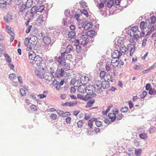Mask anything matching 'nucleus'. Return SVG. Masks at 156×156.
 <instances>
[{"label": "nucleus", "instance_id": "nucleus-5", "mask_svg": "<svg viewBox=\"0 0 156 156\" xmlns=\"http://www.w3.org/2000/svg\"><path fill=\"white\" fill-rule=\"evenodd\" d=\"M39 12V8L36 6H34L31 8L30 13L32 17H35L37 15V12Z\"/></svg>", "mask_w": 156, "mask_h": 156}, {"label": "nucleus", "instance_id": "nucleus-31", "mask_svg": "<svg viewBox=\"0 0 156 156\" xmlns=\"http://www.w3.org/2000/svg\"><path fill=\"white\" fill-rule=\"evenodd\" d=\"M33 0H27L25 4L29 8L31 7L32 5L33 4Z\"/></svg>", "mask_w": 156, "mask_h": 156}, {"label": "nucleus", "instance_id": "nucleus-7", "mask_svg": "<svg viewBox=\"0 0 156 156\" xmlns=\"http://www.w3.org/2000/svg\"><path fill=\"white\" fill-rule=\"evenodd\" d=\"M41 36L43 37L42 40L44 43L47 44H50L51 42L50 38L47 36H44V34L42 32L41 33Z\"/></svg>", "mask_w": 156, "mask_h": 156}, {"label": "nucleus", "instance_id": "nucleus-56", "mask_svg": "<svg viewBox=\"0 0 156 156\" xmlns=\"http://www.w3.org/2000/svg\"><path fill=\"white\" fill-rule=\"evenodd\" d=\"M151 88V84L149 83L147 84L145 87L146 90H149Z\"/></svg>", "mask_w": 156, "mask_h": 156}, {"label": "nucleus", "instance_id": "nucleus-14", "mask_svg": "<svg viewBox=\"0 0 156 156\" xmlns=\"http://www.w3.org/2000/svg\"><path fill=\"white\" fill-rule=\"evenodd\" d=\"M45 0H40V12H42L44 9V5L43 4L45 2Z\"/></svg>", "mask_w": 156, "mask_h": 156}, {"label": "nucleus", "instance_id": "nucleus-43", "mask_svg": "<svg viewBox=\"0 0 156 156\" xmlns=\"http://www.w3.org/2000/svg\"><path fill=\"white\" fill-rule=\"evenodd\" d=\"M34 54V53L33 52V51H30L29 53V59H31V60H33V58H34V56H33V53Z\"/></svg>", "mask_w": 156, "mask_h": 156}, {"label": "nucleus", "instance_id": "nucleus-46", "mask_svg": "<svg viewBox=\"0 0 156 156\" xmlns=\"http://www.w3.org/2000/svg\"><path fill=\"white\" fill-rule=\"evenodd\" d=\"M95 124L98 127H100L102 126V122L99 121H96Z\"/></svg>", "mask_w": 156, "mask_h": 156}, {"label": "nucleus", "instance_id": "nucleus-24", "mask_svg": "<svg viewBox=\"0 0 156 156\" xmlns=\"http://www.w3.org/2000/svg\"><path fill=\"white\" fill-rule=\"evenodd\" d=\"M93 24L92 22H90L85 24L83 28L84 29L87 30L91 28L93 26Z\"/></svg>", "mask_w": 156, "mask_h": 156}, {"label": "nucleus", "instance_id": "nucleus-22", "mask_svg": "<svg viewBox=\"0 0 156 156\" xmlns=\"http://www.w3.org/2000/svg\"><path fill=\"white\" fill-rule=\"evenodd\" d=\"M86 88V87L84 85H80L79 87L78 90L79 92L83 94L85 91Z\"/></svg>", "mask_w": 156, "mask_h": 156}, {"label": "nucleus", "instance_id": "nucleus-29", "mask_svg": "<svg viewBox=\"0 0 156 156\" xmlns=\"http://www.w3.org/2000/svg\"><path fill=\"white\" fill-rule=\"evenodd\" d=\"M11 28L10 26L7 25L5 30H6L7 32L11 36H12V34H14V33L11 30Z\"/></svg>", "mask_w": 156, "mask_h": 156}, {"label": "nucleus", "instance_id": "nucleus-27", "mask_svg": "<svg viewBox=\"0 0 156 156\" xmlns=\"http://www.w3.org/2000/svg\"><path fill=\"white\" fill-rule=\"evenodd\" d=\"M95 101V100L94 99H92L91 100H90L87 102L85 107L87 108L90 107L92 106L93 104L94 103Z\"/></svg>", "mask_w": 156, "mask_h": 156}, {"label": "nucleus", "instance_id": "nucleus-41", "mask_svg": "<svg viewBox=\"0 0 156 156\" xmlns=\"http://www.w3.org/2000/svg\"><path fill=\"white\" fill-rule=\"evenodd\" d=\"M120 51H121V52H122L123 53H125L126 51V47L124 45H123L122 47H120Z\"/></svg>", "mask_w": 156, "mask_h": 156}, {"label": "nucleus", "instance_id": "nucleus-55", "mask_svg": "<svg viewBox=\"0 0 156 156\" xmlns=\"http://www.w3.org/2000/svg\"><path fill=\"white\" fill-rule=\"evenodd\" d=\"M135 51V46H134L133 48H131L130 51V56H131L132 55L133 53Z\"/></svg>", "mask_w": 156, "mask_h": 156}, {"label": "nucleus", "instance_id": "nucleus-53", "mask_svg": "<svg viewBox=\"0 0 156 156\" xmlns=\"http://www.w3.org/2000/svg\"><path fill=\"white\" fill-rule=\"evenodd\" d=\"M99 75L101 77H104L105 75V73L104 71H101Z\"/></svg>", "mask_w": 156, "mask_h": 156}, {"label": "nucleus", "instance_id": "nucleus-15", "mask_svg": "<svg viewBox=\"0 0 156 156\" xmlns=\"http://www.w3.org/2000/svg\"><path fill=\"white\" fill-rule=\"evenodd\" d=\"M116 118H106L104 120L105 123L107 124H109L111 122H113Z\"/></svg>", "mask_w": 156, "mask_h": 156}, {"label": "nucleus", "instance_id": "nucleus-48", "mask_svg": "<svg viewBox=\"0 0 156 156\" xmlns=\"http://www.w3.org/2000/svg\"><path fill=\"white\" fill-rule=\"evenodd\" d=\"M82 13L87 17H88L89 16V14L87 12V11L85 9H83Z\"/></svg>", "mask_w": 156, "mask_h": 156}, {"label": "nucleus", "instance_id": "nucleus-20", "mask_svg": "<svg viewBox=\"0 0 156 156\" xmlns=\"http://www.w3.org/2000/svg\"><path fill=\"white\" fill-rule=\"evenodd\" d=\"M123 43V41L121 39L119 38L117 40V41L115 43L116 45L118 46H120V47H122L124 45Z\"/></svg>", "mask_w": 156, "mask_h": 156}, {"label": "nucleus", "instance_id": "nucleus-38", "mask_svg": "<svg viewBox=\"0 0 156 156\" xmlns=\"http://www.w3.org/2000/svg\"><path fill=\"white\" fill-rule=\"evenodd\" d=\"M149 94L151 95L156 94V91L154 89L151 88L149 90Z\"/></svg>", "mask_w": 156, "mask_h": 156}, {"label": "nucleus", "instance_id": "nucleus-50", "mask_svg": "<svg viewBox=\"0 0 156 156\" xmlns=\"http://www.w3.org/2000/svg\"><path fill=\"white\" fill-rule=\"evenodd\" d=\"M30 108L31 110L34 111H35L37 110V108L36 106L33 105H32L30 106Z\"/></svg>", "mask_w": 156, "mask_h": 156}, {"label": "nucleus", "instance_id": "nucleus-40", "mask_svg": "<svg viewBox=\"0 0 156 156\" xmlns=\"http://www.w3.org/2000/svg\"><path fill=\"white\" fill-rule=\"evenodd\" d=\"M95 120L94 118H92L89 120L88 123V125L90 128H91L93 126V121H94Z\"/></svg>", "mask_w": 156, "mask_h": 156}, {"label": "nucleus", "instance_id": "nucleus-16", "mask_svg": "<svg viewBox=\"0 0 156 156\" xmlns=\"http://www.w3.org/2000/svg\"><path fill=\"white\" fill-rule=\"evenodd\" d=\"M77 97L78 99L83 100L85 101H87L89 100V97H87L86 95L84 97L83 95L80 94H77Z\"/></svg>", "mask_w": 156, "mask_h": 156}, {"label": "nucleus", "instance_id": "nucleus-25", "mask_svg": "<svg viewBox=\"0 0 156 156\" xmlns=\"http://www.w3.org/2000/svg\"><path fill=\"white\" fill-rule=\"evenodd\" d=\"M113 105H111L110 106H109L107 109L105 110H103L102 111V113L103 115H107V113L111 109V108L113 107Z\"/></svg>", "mask_w": 156, "mask_h": 156}, {"label": "nucleus", "instance_id": "nucleus-64", "mask_svg": "<svg viewBox=\"0 0 156 156\" xmlns=\"http://www.w3.org/2000/svg\"><path fill=\"white\" fill-rule=\"evenodd\" d=\"M5 50V47L3 45L2 43L0 44V51H3Z\"/></svg>", "mask_w": 156, "mask_h": 156}, {"label": "nucleus", "instance_id": "nucleus-54", "mask_svg": "<svg viewBox=\"0 0 156 156\" xmlns=\"http://www.w3.org/2000/svg\"><path fill=\"white\" fill-rule=\"evenodd\" d=\"M6 6V5L5 3L3 2H0V8L1 9L5 8Z\"/></svg>", "mask_w": 156, "mask_h": 156}, {"label": "nucleus", "instance_id": "nucleus-63", "mask_svg": "<svg viewBox=\"0 0 156 156\" xmlns=\"http://www.w3.org/2000/svg\"><path fill=\"white\" fill-rule=\"evenodd\" d=\"M32 27L31 25L27 29L26 31V32L27 34H28L30 32V31Z\"/></svg>", "mask_w": 156, "mask_h": 156}, {"label": "nucleus", "instance_id": "nucleus-9", "mask_svg": "<svg viewBox=\"0 0 156 156\" xmlns=\"http://www.w3.org/2000/svg\"><path fill=\"white\" fill-rule=\"evenodd\" d=\"M29 40L31 41L30 44L34 45H36L38 42L37 38L36 36H31Z\"/></svg>", "mask_w": 156, "mask_h": 156}, {"label": "nucleus", "instance_id": "nucleus-37", "mask_svg": "<svg viewBox=\"0 0 156 156\" xmlns=\"http://www.w3.org/2000/svg\"><path fill=\"white\" fill-rule=\"evenodd\" d=\"M145 24V23L144 21H142L140 22V27L141 30H144Z\"/></svg>", "mask_w": 156, "mask_h": 156}, {"label": "nucleus", "instance_id": "nucleus-62", "mask_svg": "<svg viewBox=\"0 0 156 156\" xmlns=\"http://www.w3.org/2000/svg\"><path fill=\"white\" fill-rule=\"evenodd\" d=\"M147 41V39L146 38H145L143 39L142 41V46L143 47H144L145 46L146 44V42Z\"/></svg>", "mask_w": 156, "mask_h": 156}, {"label": "nucleus", "instance_id": "nucleus-30", "mask_svg": "<svg viewBox=\"0 0 156 156\" xmlns=\"http://www.w3.org/2000/svg\"><path fill=\"white\" fill-rule=\"evenodd\" d=\"M40 62H46L47 61L48 58L47 56L45 55L44 56H42V57L40 56Z\"/></svg>", "mask_w": 156, "mask_h": 156}, {"label": "nucleus", "instance_id": "nucleus-26", "mask_svg": "<svg viewBox=\"0 0 156 156\" xmlns=\"http://www.w3.org/2000/svg\"><path fill=\"white\" fill-rule=\"evenodd\" d=\"M96 90V87L94 85H90L86 87L85 89V92H87V91H89L90 90Z\"/></svg>", "mask_w": 156, "mask_h": 156}, {"label": "nucleus", "instance_id": "nucleus-45", "mask_svg": "<svg viewBox=\"0 0 156 156\" xmlns=\"http://www.w3.org/2000/svg\"><path fill=\"white\" fill-rule=\"evenodd\" d=\"M128 108L127 107L125 106L122 108L121 111L122 112H127Z\"/></svg>", "mask_w": 156, "mask_h": 156}, {"label": "nucleus", "instance_id": "nucleus-60", "mask_svg": "<svg viewBox=\"0 0 156 156\" xmlns=\"http://www.w3.org/2000/svg\"><path fill=\"white\" fill-rule=\"evenodd\" d=\"M129 108L130 109L132 108L134 106L132 102L131 101H129L128 102Z\"/></svg>", "mask_w": 156, "mask_h": 156}, {"label": "nucleus", "instance_id": "nucleus-47", "mask_svg": "<svg viewBox=\"0 0 156 156\" xmlns=\"http://www.w3.org/2000/svg\"><path fill=\"white\" fill-rule=\"evenodd\" d=\"M57 112L59 116L63 117L64 114V112L60 110H58Z\"/></svg>", "mask_w": 156, "mask_h": 156}, {"label": "nucleus", "instance_id": "nucleus-18", "mask_svg": "<svg viewBox=\"0 0 156 156\" xmlns=\"http://www.w3.org/2000/svg\"><path fill=\"white\" fill-rule=\"evenodd\" d=\"M76 103H74L71 101L66 102L65 103L62 104V105L63 106H69V107H71L73 106L74 105H76Z\"/></svg>", "mask_w": 156, "mask_h": 156}, {"label": "nucleus", "instance_id": "nucleus-57", "mask_svg": "<svg viewBox=\"0 0 156 156\" xmlns=\"http://www.w3.org/2000/svg\"><path fill=\"white\" fill-rule=\"evenodd\" d=\"M80 4L81 5L82 7L83 8H84L86 6L85 5L86 3L85 2L83 1H80Z\"/></svg>", "mask_w": 156, "mask_h": 156}, {"label": "nucleus", "instance_id": "nucleus-36", "mask_svg": "<svg viewBox=\"0 0 156 156\" xmlns=\"http://www.w3.org/2000/svg\"><path fill=\"white\" fill-rule=\"evenodd\" d=\"M138 29V27L137 26H135L132 27L131 29L132 32L133 33H136Z\"/></svg>", "mask_w": 156, "mask_h": 156}, {"label": "nucleus", "instance_id": "nucleus-39", "mask_svg": "<svg viewBox=\"0 0 156 156\" xmlns=\"http://www.w3.org/2000/svg\"><path fill=\"white\" fill-rule=\"evenodd\" d=\"M20 91L22 96H25L26 95V91L23 88H22L20 89Z\"/></svg>", "mask_w": 156, "mask_h": 156}, {"label": "nucleus", "instance_id": "nucleus-8", "mask_svg": "<svg viewBox=\"0 0 156 156\" xmlns=\"http://www.w3.org/2000/svg\"><path fill=\"white\" fill-rule=\"evenodd\" d=\"M95 90H93V91H92V90L87 91V92H86L87 93V94H86L87 97H89V100L90 99L92 98L96 97L97 95L95 93Z\"/></svg>", "mask_w": 156, "mask_h": 156}, {"label": "nucleus", "instance_id": "nucleus-59", "mask_svg": "<svg viewBox=\"0 0 156 156\" xmlns=\"http://www.w3.org/2000/svg\"><path fill=\"white\" fill-rule=\"evenodd\" d=\"M72 58V56L71 54H68L66 55V59L68 60H70Z\"/></svg>", "mask_w": 156, "mask_h": 156}, {"label": "nucleus", "instance_id": "nucleus-58", "mask_svg": "<svg viewBox=\"0 0 156 156\" xmlns=\"http://www.w3.org/2000/svg\"><path fill=\"white\" fill-rule=\"evenodd\" d=\"M39 68H36L35 69V74L38 76L39 77Z\"/></svg>", "mask_w": 156, "mask_h": 156}, {"label": "nucleus", "instance_id": "nucleus-6", "mask_svg": "<svg viewBox=\"0 0 156 156\" xmlns=\"http://www.w3.org/2000/svg\"><path fill=\"white\" fill-rule=\"evenodd\" d=\"M122 55V53L120 51L117 50H115L112 54V57L113 59H119V57Z\"/></svg>", "mask_w": 156, "mask_h": 156}, {"label": "nucleus", "instance_id": "nucleus-21", "mask_svg": "<svg viewBox=\"0 0 156 156\" xmlns=\"http://www.w3.org/2000/svg\"><path fill=\"white\" fill-rule=\"evenodd\" d=\"M57 60L58 63L61 65L66 62V60H65V58L60 57H59L58 58Z\"/></svg>", "mask_w": 156, "mask_h": 156}, {"label": "nucleus", "instance_id": "nucleus-52", "mask_svg": "<svg viewBox=\"0 0 156 156\" xmlns=\"http://www.w3.org/2000/svg\"><path fill=\"white\" fill-rule=\"evenodd\" d=\"M64 14L66 16L69 17H70V13L68 10H65Z\"/></svg>", "mask_w": 156, "mask_h": 156}, {"label": "nucleus", "instance_id": "nucleus-35", "mask_svg": "<svg viewBox=\"0 0 156 156\" xmlns=\"http://www.w3.org/2000/svg\"><path fill=\"white\" fill-rule=\"evenodd\" d=\"M95 34V30H92L87 32V35H88L89 37H93L94 35Z\"/></svg>", "mask_w": 156, "mask_h": 156}, {"label": "nucleus", "instance_id": "nucleus-3", "mask_svg": "<svg viewBox=\"0 0 156 156\" xmlns=\"http://www.w3.org/2000/svg\"><path fill=\"white\" fill-rule=\"evenodd\" d=\"M64 70L62 69V68H58L57 70L55 73V77L56 78H59L61 76H63L64 75Z\"/></svg>", "mask_w": 156, "mask_h": 156}, {"label": "nucleus", "instance_id": "nucleus-32", "mask_svg": "<svg viewBox=\"0 0 156 156\" xmlns=\"http://www.w3.org/2000/svg\"><path fill=\"white\" fill-rule=\"evenodd\" d=\"M114 4V0H109L107 3V6L110 8Z\"/></svg>", "mask_w": 156, "mask_h": 156}, {"label": "nucleus", "instance_id": "nucleus-10", "mask_svg": "<svg viewBox=\"0 0 156 156\" xmlns=\"http://www.w3.org/2000/svg\"><path fill=\"white\" fill-rule=\"evenodd\" d=\"M119 111L117 108H115L112 110V112L109 113L107 117H116V115L118 113Z\"/></svg>", "mask_w": 156, "mask_h": 156}, {"label": "nucleus", "instance_id": "nucleus-49", "mask_svg": "<svg viewBox=\"0 0 156 156\" xmlns=\"http://www.w3.org/2000/svg\"><path fill=\"white\" fill-rule=\"evenodd\" d=\"M142 68L143 66H142L137 65H135L134 67V68L135 70H138L140 69H142Z\"/></svg>", "mask_w": 156, "mask_h": 156}, {"label": "nucleus", "instance_id": "nucleus-44", "mask_svg": "<svg viewBox=\"0 0 156 156\" xmlns=\"http://www.w3.org/2000/svg\"><path fill=\"white\" fill-rule=\"evenodd\" d=\"M30 41L29 40L28 38H26L24 41V44L25 46H27L30 43Z\"/></svg>", "mask_w": 156, "mask_h": 156}, {"label": "nucleus", "instance_id": "nucleus-33", "mask_svg": "<svg viewBox=\"0 0 156 156\" xmlns=\"http://www.w3.org/2000/svg\"><path fill=\"white\" fill-rule=\"evenodd\" d=\"M139 137L142 139H145L147 138L146 134L144 133H141L139 135Z\"/></svg>", "mask_w": 156, "mask_h": 156}, {"label": "nucleus", "instance_id": "nucleus-61", "mask_svg": "<svg viewBox=\"0 0 156 156\" xmlns=\"http://www.w3.org/2000/svg\"><path fill=\"white\" fill-rule=\"evenodd\" d=\"M70 115V113L68 112H64V114L63 117H68Z\"/></svg>", "mask_w": 156, "mask_h": 156}, {"label": "nucleus", "instance_id": "nucleus-34", "mask_svg": "<svg viewBox=\"0 0 156 156\" xmlns=\"http://www.w3.org/2000/svg\"><path fill=\"white\" fill-rule=\"evenodd\" d=\"M75 34V32L74 31H72L69 33L68 37L69 38L72 39L73 37Z\"/></svg>", "mask_w": 156, "mask_h": 156}, {"label": "nucleus", "instance_id": "nucleus-1", "mask_svg": "<svg viewBox=\"0 0 156 156\" xmlns=\"http://www.w3.org/2000/svg\"><path fill=\"white\" fill-rule=\"evenodd\" d=\"M46 62H40V78L43 79L47 71Z\"/></svg>", "mask_w": 156, "mask_h": 156}, {"label": "nucleus", "instance_id": "nucleus-28", "mask_svg": "<svg viewBox=\"0 0 156 156\" xmlns=\"http://www.w3.org/2000/svg\"><path fill=\"white\" fill-rule=\"evenodd\" d=\"M142 150L141 149H136L135 150V154L136 156H139L142 153Z\"/></svg>", "mask_w": 156, "mask_h": 156}, {"label": "nucleus", "instance_id": "nucleus-42", "mask_svg": "<svg viewBox=\"0 0 156 156\" xmlns=\"http://www.w3.org/2000/svg\"><path fill=\"white\" fill-rule=\"evenodd\" d=\"M16 77V76L15 73H12L9 74V78L11 80H13Z\"/></svg>", "mask_w": 156, "mask_h": 156}, {"label": "nucleus", "instance_id": "nucleus-4", "mask_svg": "<svg viewBox=\"0 0 156 156\" xmlns=\"http://www.w3.org/2000/svg\"><path fill=\"white\" fill-rule=\"evenodd\" d=\"M48 13L46 12L40 16V25L44 26L46 23V19L47 17Z\"/></svg>", "mask_w": 156, "mask_h": 156}, {"label": "nucleus", "instance_id": "nucleus-19", "mask_svg": "<svg viewBox=\"0 0 156 156\" xmlns=\"http://www.w3.org/2000/svg\"><path fill=\"white\" fill-rule=\"evenodd\" d=\"M29 8L25 4H22L20 6V9L21 12H23Z\"/></svg>", "mask_w": 156, "mask_h": 156}, {"label": "nucleus", "instance_id": "nucleus-51", "mask_svg": "<svg viewBox=\"0 0 156 156\" xmlns=\"http://www.w3.org/2000/svg\"><path fill=\"white\" fill-rule=\"evenodd\" d=\"M133 39L135 40H136V41H138V40L139 37H140V36L137 34H134V33H133Z\"/></svg>", "mask_w": 156, "mask_h": 156}, {"label": "nucleus", "instance_id": "nucleus-17", "mask_svg": "<svg viewBox=\"0 0 156 156\" xmlns=\"http://www.w3.org/2000/svg\"><path fill=\"white\" fill-rule=\"evenodd\" d=\"M62 66H63V67L62 68V69L64 71L65 70L66 71H68L70 69V64L68 63L67 62L65 63Z\"/></svg>", "mask_w": 156, "mask_h": 156}, {"label": "nucleus", "instance_id": "nucleus-12", "mask_svg": "<svg viewBox=\"0 0 156 156\" xmlns=\"http://www.w3.org/2000/svg\"><path fill=\"white\" fill-rule=\"evenodd\" d=\"M12 15L8 13L5 16H4V20L6 23H8L12 19Z\"/></svg>", "mask_w": 156, "mask_h": 156}, {"label": "nucleus", "instance_id": "nucleus-23", "mask_svg": "<svg viewBox=\"0 0 156 156\" xmlns=\"http://www.w3.org/2000/svg\"><path fill=\"white\" fill-rule=\"evenodd\" d=\"M76 43L77 44L76 47V51L77 53H79L81 51V47L79 45L80 42L78 40H76Z\"/></svg>", "mask_w": 156, "mask_h": 156}, {"label": "nucleus", "instance_id": "nucleus-2", "mask_svg": "<svg viewBox=\"0 0 156 156\" xmlns=\"http://www.w3.org/2000/svg\"><path fill=\"white\" fill-rule=\"evenodd\" d=\"M156 17L155 16H152L146 21V25L148 28H150L152 24H154L155 23Z\"/></svg>", "mask_w": 156, "mask_h": 156}, {"label": "nucleus", "instance_id": "nucleus-11", "mask_svg": "<svg viewBox=\"0 0 156 156\" xmlns=\"http://www.w3.org/2000/svg\"><path fill=\"white\" fill-rule=\"evenodd\" d=\"M33 64L34 65L36 66H39V55H37L36 56L33 58Z\"/></svg>", "mask_w": 156, "mask_h": 156}, {"label": "nucleus", "instance_id": "nucleus-13", "mask_svg": "<svg viewBox=\"0 0 156 156\" xmlns=\"http://www.w3.org/2000/svg\"><path fill=\"white\" fill-rule=\"evenodd\" d=\"M100 84L101 85V87L103 89H105L108 87L110 86L108 81H105L104 82H101Z\"/></svg>", "mask_w": 156, "mask_h": 156}]
</instances>
